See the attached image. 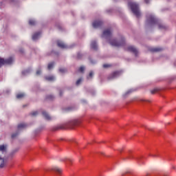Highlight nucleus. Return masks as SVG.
<instances>
[{
    "label": "nucleus",
    "mask_w": 176,
    "mask_h": 176,
    "mask_svg": "<svg viewBox=\"0 0 176 176\" xmlns=\"http://www.w3.org/2000/svg\"><path fill=\"white\" fill-rule=\"evenodd\" d=\"M0 168H2L5 166V160L0 157Z\"/></svg>",
    "instance_id": "nucleus-16"
},
{
    "label": "nucleus",
    "mask_w": 176,
    "mask_h": 176,
    "mask_svg": "<svg viewBox=\"0 0 176 176\" xmlns=\"http://www.w3.org/2000/svg\"><path fill=\"white\" fill-rule=\"evenodd\" d=\"M8 146L6 144L0 145V151L4 153L7 151Z\"/></svg>",
    "instance_id": "nucleus-10"
},
{
    "label": "nucleus",
    "mask_w": 176,
    "mask_h": 176,
    "mask_svg": "<svg viewBox=\"0 0 176 176\" xmlns=\"http://www.w3.org/2000/svg\"><path fill=\"white\" fill-rule=\"evenodd\" d=\"M103 25V22L102 21H94L92 23V27L94 28H99Z\"/></svg>",
    "instance_id": "nucleus-6"
},
{
    "label": "nucleus",
    "mask_w": 176,
    "mask_h": 176,
    "mask_svg": "<svg viewBox=\"0 0 176 176\" xmlns=\"http://www.w3.org/2000/svg\"><path fill=\"white\" fill-rule=\"evenodd\" d=\"M20 52H21V53H23V50H21Z\"/></svg>",
    "instance_id": "nucleus-39"
},
{
    "label": "nucleus",
    "mask_w": 176,
    "mask_h": 176,
    "mask_svg": "<svg viewBox=\"0 0 176 176\" xmlns=\"http://www.w3.org/2000/svg\"><path fill=\"white\" fill-rule=\"evenodd\" d=\"M45 78L47 81H54L55 80V78L53 76H46Z\"/></svg>",
    "instance_id": "nucleus-17"
},
{
    "label": "nucleus",
    "mask_w": 176,
    "mask_h": 176,
    "mask_svg": "<svg viewBox=\"0 0 176 176\" xmlns=\"http://www.w3.org/2000/svg\"><path fill=\"white\" fill-rule=\"evenodd\" d=\"M59 71L61 72V73H65L67 72V70L65 69H60Z\"/></svg>",
    "instance_id": "nucleus-30"
},
{
    "label": "nucleus",
    "mask_w": 176,
    "mask_h": 176,
    "mask_svg": "<svg viewBox=\"0 0 176 176\" xmlns=\"http://www.w3.org/2000/svg\"><path fill=\"white\" fill-rule=\"evenodd\" d=\"M161 51H162V48H158V47L153 48V49L151 50V52H161Z\"/></svg>",
    "instance_id": "nucleus-18"
},
{
    "label": "nucleus",
    "mask_w": 176,
    "mask_h": 176,
    "mask_svg": "<svg viewBox=\"0 0 176 176\" xmlns=\"http://www.w3.org/2000/svg\"><path fill=\"white\" fill-rule=\"evenodd\" d=\"M52 170L55 171L56 173H57L58 174H61L62 172H63V169L58 167V166H54L53 168H52Z\"/></svg>",
    "instance_id": "nucleus-11"
},
{
    "label": "nucleus",
    "mask_w": 176,
    "mask_h": 176,
    "mask_svg": "<svg viewBox=\"0 0 176 176\" xmlns=\"http://www.w3.org/2000/svg\"><path fill=\"white\" fill-rule=\"evenodd\" d=\"M31 116H36V115H38V112L37 111H34L32 113H30Z\"/></svg>",
    "instance_id": "nucleus-28"
},
{
    "label": "nucleus",
    "mask_w": 176,
    "mask_h": 176,
    "mask_svg": "<svg viewBox=\"0 0 176 176\" xmlns=\"http://www.w3.org/2000/svg\"><path fill=\"white\" fill-rule=\"evenodd\" d=\"M62 95H63V93H62V91H60V96H62Z\"/></svg>",
    "instance_id": "nucleus-35"
},
{
    "label": "nucleus",
    "mask_w": 176,
    "mask_h": 176,
    "mask_svg": "<svg viewBox=\"0 0 176 176\" xmlns=\"http://www.w3.org/2000/svg\"><path fill=\"white\" fill-rule=\"evenodd\" d=\"M142 101H145V102H147V100H142Z\"/></svg>",
    "instance_id": "nucleus-38"
},
{
    "label": "nucleus",
    "mask_w": 176,
    "mask_h": 176,
    "mask_svg": "<svg viewBox=\"0 0 176 176\" xmlns=\"http://www.w3.org/2000/svg\"><path fill=\"white\" fill-rule=\"evenodd\" d=\"M19 131L16 132V133H13V134L12 135V139H14L15 138H16V137L19 135Z\"/></svg>",
    "instance_id": "nucleus-22"
},
{
    "label": "nucleus",
    "mask_w": 176,
    "mask_h": 176,
    "mask_svg": "<svg viewBox=\"0 0 176 176\" xmlns=\"http://www.w3.org/2000/svg\"><path fill=\"white\" fill-rule=\"evenodd\" d=\"M68 110L69 111V110H71V109H69Z\"/></svg>",
    "instance_id": "nucleus-40"
},
{
    "label": "nucleus",
    "mask_w": 176,
    "mask_h": 176,
    "mask_svg": "<svg viewBox=\"0 0 176 176\" xmlns=\"http://www.w3.org/2000/svg\"><path fill=\"white\" fill-rule=\"evenodd\" d=\"M29 24H30V25H35V24H36V21H34V19H30V20L29 21Z\"/></svg>",
    "instance_id": "nucleus-20"
},
{
    "label": "nucleus",
    "mask_w": 176,
    "mask_h": 176,
    "mask_svg": "<svg viewBox=\"0 0 176 176\" xmlns=\"http://www.w3.org/2000/svg\"><path fill=\"white\" fill-rule=\"evenodd\" d=\"M109 43H110V45L113 47H122L125 44L124 39L122 38L121 40V42H118L116 40H111V38H109Z\"/></svg>",
    "instance_id": "nucleus-3"
},
{
    "label": "nucleus",
    "mask_w": 176,
    "mask_h": 176,
    "mask_svg": "<svg viewBox=\"0 0 176 176\" xmlns=\"http://www.w3.org/2000/svg\"><path fill=\"white\" fill-rule=\"evenodd\" d=\"M93 76H94V73H93V72H89V76L87 78L89 79V78H92Z\"/></svg>",
    "instance_id": "nucleus-27"
},
{
    "label": "nucleus",
    "mask_w": 176,
    "mask_h": 176,
    "mask_svg": "<svg viewBox=\"0 0 176 176\" xmlns=\"http://www.w3.org/2000/svg\"><path fill=\"white\" fill-rule=\"evenodd\" d=\"M25 106L24 105L23 107H25Z\"/></svg>",
    "instance_id": "nucleus-41"
},
{
    "label": "nucleus",
    "mask_w": 176,
    "mask_h": 176,
    "mask_svg": "<svg viewBox=\"0 0 176 176\" xmlns=\"http://www.w3.org/2000/svg\"><path fill=\"white\" fill-rule=\"evenodd\" d=\"M25 72H29L28 71L23 72V74H24Z\"/></svg>",
    "instance_id": "nucleus-37"
},
{
    "label": "nucleus",
    "mask_w": 176,
    "mask_h": 176,
    "mask_svg": "<svg viewBox=\"0 0 176 176\" xmlns=\"http://www.w3.org/2000/svg\"><path fill=\"white\" fill-rule=\"evenodd\" d=\"M54 98V97L53 96H47V99L52 100Z\"/></svg>",
    "instance_id": "nucleus-26"
},
{
    "label": "nucleus",
    "mask_w": 176,
    "mask_h": 176,
    "mask_svg": "<svg viewBox=\"0 0 176 176\" xmlns=\"http://www.w3.org/2000/svg\"><path fill=\"white\" fill-rule=\"evenodd\" d=\"M146 23L150 25H157L160 30L166 29L165 25H162L160 21H158L154 15H147Z\"/></svg>",
    "instance_id": "nucleus-1"
},
{
    "label": "nucleus",
    "mask_w": 176,
    "mask_h": 176,
    "mask_svg": "<svg viewBox=\"0 0 176 176\" xmlns=\"http://www.w3.org/2000/svg\"><path fill=\"white\" fill-rule=\"evenodd\" d=\"M68 161L70 162H72V160L71 159H68Z\"/></svg>",
    "instance_id": "nucleus-36"
},
{
    "label": "nucleus",
    "mask_w": 176,
    "mask_h": 176,
    "mask_svg": "<svg viewBox=\"0 0 176 176\" xmlns=\"http://www.w3.org/2000/svg\"><path fill=\"white\" fill-rule=\"evenodd\" d=\"M57 45L61 49H67V46L60 41H58L57 42Z\"/></svg>",
    "instance_id": "nucleus-9"
},
{
    "label": "nucleus",
    "mask_w": 176,
    "mask_h": 176,
    "mask_svg": "<svg viewBox=\"0 0 176 176\" xmlns=\"http://www.w3.org/2000/svg\"><path fill=\"white\" fill-rule=\"evenodd\" d=\"M129 6L130 7L132 12L136 17H140L141 14L139 11V6L136 3H129Z\"/></svg>",
    "instance_id": "nucleus-2"
},
{
    "label": "nucleus",
    "mask_w": 176,
    "mask_h": 176,
    "mask_svg": "<svg viewBox=\"0 0 176 176\" xmlns=\"http://www.w3.org/2000/svg\"><path fill=\"white\" fill-rule=\"evenodd\" d=\"M82 55L80 53L77 54V59H81Z\"/></svg>",
    "instance_id": "nucleus-25"
},
{
    "label": "nucleus",
    "mask_w": 176,
    "mask_h": 176,
    "mask_svg": "<svg viewBox=\"0 0 176 176\" xmlns=\"http://www.w3.org/2000/svg\"><path fill=\"white\" fill-rule=\"evenodd\" d=\"M112 65L109 64H104L103 65V68H109L111 67Z\"/></svg>",
    "instance_id": "nucleus-23"
},
{
    "label": "nucleus",
    "mask_w": 176,
    "mask_h": 176,
    "mask_svg": "<svg viewBox=\"0 0 176 176\" xmlns=\"http://www.w3.org/2000/svg\"><path fill=\"white\" fill-rule=\"evenodd\" d=\"M77 124H78V122L76 120H74V121L72 122V125L76 126Z\"/></svg>",
    "instance_id": "nucleus-29"
},
{
    "label": "nucleus",
    "mask_w": 176,
    "mask_h": 176,
    "mask_svg": "<svg viewBox=\"0 0 176 176\" xmlns=\"http://www.w3.org/2000/svg\"><path fill=\"white\" fill-rule=\"evenodd\" d=\"M85 71V67H81L80 69H78V72L83 73Z\"/></svg>",
    "instance_id": "nucleus-24"
},
{
    "label": "nucleus",
    "mask_w": 176,
    "mask_h": 176,
    "mask_svg": "<svg viewBox=\"0 0 176 176\" xmlns=\"http://www.w3.org/2000/svg\"><path fill=\"white\" fill-rule=\"evenodd\" d=\"M41 74V70H38V71L36 72V75H37V76H39Z\"/></svg>",
    "instance_id": "nucleus-33"
},
{
    "label": "nucleus",
    "mask_w": 176,
    "mask_h": 176,
    "mask_svg": "<svg viewBox=\"0 0 176 176\" xmlns=\"http://www.w3.org/2000/svg\"><path fill=\"white\" fill-rule=\"evenodd\" d=\"M150 0H144L145 3H148Z\"/></svg>",
    "instance_id": "nucleus-34"
},
{
    "label": "nucleus",
    "mask_w": 176,
    "mask_h": 176,
    "mask_svg": "<svg viewBox=\"0 0 176 176\" xmlns=\"http://www.w3.org/2000/svg\"><path fill=\"white\" fill-rule=\"evenodd\" d=\"M43 116H44V118L47 120H51L52 118L49 116V114L47 113H46L45 111L43 112Z\"/></svg>",
    "instance_id": "nucleus-14"
},
{
    "label": "nucleus",
    "mask_w": 176,
    "mask_h": 176,
    "mask_svg": "<svg viewBox=\"0 0 176 176\" xmlns=\"http://www.w3.org/2000/svg\"><path fill=\"white\" fill-rule=\"evenodd\" d=\"M122 74L121 72H114L113 74H110L109 76V80L114 79L118 76H120Z\"/></svg>",
    "instance_id": "nucleus-7"
},
{
    "label": "nucleus",
    "mask_w": 176,
    "mask_h": 176,
    "mask_svg": "<svg viewBox=\"0 0 176 176\" xmlns=\"http://www.w3.org/2000/svg\"><path fill=\"white\" fill-rule=\"evenodd\" d=\"M54 65V63H50L48 65V69L49 70L52 69L53 68Z\"/></svg>",
    "instance_id": "nucleus-21"
},
{
    "label": "nucleus",
    "mask_w": 176,
    "mask_h": 176,
    "mask_svg": "<svg viewBox=\"0 0 176 176\" xmlns=\"http://www.w3.org/2000/svg\"><path fill=\"white\" fill-rule=\"evenodd\" d=\"M157 91V89H154V90L151 91V94H154Z\"/></svg>",
    "instance_id": "nucleus-32"
},
{
    "label": "nucleus",
    "mask_w": 176,
    "mask_h": 176,
    "mask_svg": "<svg viewBox=\"0 0 176 176\" xmlns=\"http://www.w3.org/2000/svg\"><path fill=\"white\" fill-rule=\"evenodd\" d=\"M14 61L12 57H10L8 59H3L0 57V67L5 65H11Z\"/></svg>",
    "instance_id": "nucleus-4"
},
{
    "label": "nucleus",
    "mask_w": 176,
    "mask_h": 176,
    "mask_svg": "<svg viewBox=\"0 0 176 176\" xmlns=\"http://www.w3.org/2000/svg\"><path fill=\"white\" fill-rule=\"evenodd\" d=\"M82 82V79H78V80L76 82V85H78Z\"/></svg>",
    "instance_id": "nucleus-31"
},
{
    "label": "nucleus",
    "mask_w": 176,
    "mask_h": 176,
    "mask_svg": "<svg viewBox=\"0 0 176 176\" xmlns=\"http://www.w3.org/2000/svg\"><path fill=\"white\" fill-rule=\"evenodd\" d=\"M112 35V32L111 31V29H106L103 32V34H102V37L106 38H110Z\"/></svg>",
    "instance_id": "nucleus-5"
},
{
    "label": "nucleus",
    "mask_w": 176,
    "mask_h": 176,
    "mask_svg": "<svg viewBox=\"0 0 176 176\" xmlns=\"http://www.w3.org/2000/svg\"><path fill=\"white\" fill-rule=\"evenodd\" d=\"M91 48L94 50H98V45L96 41H92V43H91Z\"/></svg>",
    "instance_id": "nucleus-12"
},
{
    "label": "nucleus",
    "mask_w": 176,
    "mask_h": 176,
    "mask_svg": "<svg viewBox=\"0 0 176 176\" xmlns=\"http://www.w3.org/2000/svg\"><path fill=\"white\" fill-rule=\"evenodd\" d=\"M126 51L133 53L135 56H137L138 54V51L137 50L136 48H135V47H133V46H129V47H128L126 48Z\"/></svg>",
    "instance_id": "nucleus-8"
},
{
    "label": "nucleus",
    "mask_w": 176,
    "mask_h": 176,
    "mask_svg": "<svg viewBox=\"0 0 176 176\" xmlns=\"http://www.w3.org/2000/svg\"><path fill=\"white\" fill-rule=\"evenodd\" d=\"M27 127V124H24V123H21L20 124L18 125V130L20 131L23 129H25Z\"/></svg>",
    "instance_id": "nucleus-15"
},
{
    "label": "nucleus",
    "mask_w": 176,
    "mask_h": 176,
    "mask_svg": "<svg viewBox=\"0 0 176 176\" xmlns=\"http://www.w3.org/2000/svg\"><path fill=\"white\" fill-rule=\"evenodd\" d=\"M25 97V94H19L16 95V98L17 99H21Z\"/></svg>",
    "instance_id": "nucleus-19"
},
{
    "label": "nucleus",
    "mask_w": 176,
    "mask_h": 176,
    "mask_svg": "<svg viewBox=\"0 0 176 176\" xmlns=\"http://www.w3.org/2000/svg\"><path fill=\"white\" fill-rule=\"evenodd\" d=\"M41 34V32H38L37 33H34L33 36H32V39L34 41H36V39H38V38L39 37V36Z\"/></svg>",
    "instance_id": "nucleus-13"
}]
</instances>
